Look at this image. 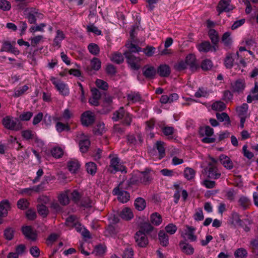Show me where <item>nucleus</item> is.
Instances as JSON below:
<instances>
[{
    "mask_svg": "<svg viewBox=\"0 0 258 258\" xmlns=\"http://www.w3.org/2000/svg\"><path fill=\"white\" fill-rule=\"evenodd\" d=\"M133 115L126 111L123 107H120L113 113L112 119L115 121L122 119L121 123L123 125L130 126L133 120Z\"/></svg>",
    "mask_w": 258,
    "mask_h": 258,
    "instance_id": "obj_1",
    "label": "nucleus"
},
{
    "mask_svg": "<svg viewBox=\"0 0 258 258\" xmlns=\"http://www.w3.org/2000/svg\"><path fill=\"white\" fill-rule=\"evenodd\" d=\"M130 189L124 185L123 181L121 182L118 185L114 188L113 193L114 195L118 196V200L122 203H125L127 202L130 199V194L125 191V190H130Z\"/></svg>",
    "mask_w": 258,
    "mask_h": 258,
    "instance_id": "obj_2",
    "label": "nucleus"
},
{
    "mask_svg": "<svg viewBox=\"0 0 258 258\" xmlns=\"http://www.w3.org/2000/svg\"><path fill=\"white\" fill-rule=\"evenodd\" d=\"M2 123L4 127L7 129L19 131L22 128V124L16 119L13 117L6 116L2 119Z\"/></svg>",
    "mask_w": 258,
    "mask_h": 258,
    "instance_id": "obj_3",
    "label": "nucleus"
},
{
    "mask_svg": "<svg viewBox=\"0 0 258 258\" xmlns=\"http://www.w3.org/2000/svg\"><path fill=\"white\" fill-rule=\"evenodd\" d=\"M123 54L132 70L137 71L141 68L140 62L142 59L140 57L136 56L130 52H124Z\"/></svg>",
    "mask_w": 258,
    "mask_h": 258,
    "instance_id": "obj_4",
    "label": "nucleus"
},
{
    "mask_svg": "<svg viewBox=\"0 0 258 258\" xmlns=\"http://www.w3.org/2000/svg\"><path fill=\"white\" fill-rule=\"evenodd\" d=\"M120 160L118 157H113L110 161V165L107 168V171L111 173H115L117 171H125L126 168L119 163Z\"/></svg>",
    "mask_w": 258,
    "mask_h": 258,
    "instance_id": "obj_5",
    "label": "nucleus"
},
{
    "mask_svg": "<svg viewBox=\"0 0 258 258\" xmlns=\"http://www.w3.org/2000/svg\"><path fill=\"white\" fill-rule=\"evenodd\" d=\"M134 238L137 245L140 247H145L149 243L146 234L141 230L136 232Z\"/></svg>",
    "mask_w": 258,
    "mask_h": 258,
    "instance_id": "obj_6",
    "label": "nucleus"
},
{
    "mask_svg": "<svg viewBox=\"0 0 258 258\" xmlns=\"http://www.w3.org/2000/svg\"><path fill=\"white\" fill-rule=\"evenodd\" d=\"M143 76L148 80H152L155 78L157 75L156 69L153 66L147 64L142 68Z\"/></svg>",
    "mask_w": 258,
    "mask_h": 258,
    "instance_id": "obj_7",
    "label": "nucleus"
},
{
    "mask_svg": "<svg viewBox=\"0 0 258 258\" xmlns=\"http://www.w3.org/2000/svg\"><path fill=\"white\" fill-rule=\"evenodd\" d=\"M101 68V61L97 57H94L91 60L90 66H87L86 68V71L87 73L91 75L94 72L93 71H98Z\"/></svg>",
    "mask_w": 258,
    "mask_h": 258,
    "instance_id": "obj_8",
    "label": "nucleus"
},
{
    "mask_svg": "<svg viewBox=\"0 0 258 258\" xmlns=\"http://www.w3.org/2000/svg\"><path fill=\"white\" fill-rule=\"evenodd\" d=\"M95 120L94 115L89 111L84 112L81 116L82 124L86 126L92 124Z\"/></svg>",
    "mask_w": 258,
    "mask_h": 258,
    "instance_id": "obj_9",
    "label": "nucleus"
},
{
    "mask_svg": "<svg viewBox=\"0 0 258 258\" xmlns=\"http://www.w3.org/2000/svg\"><path fill=\"white\" fill-rule=\"evenodd\" d=\"M208 36L213 44V49L212 50L216 51L218 48V44L219 41L218 33L215 29H211L208 32Z\"/></svg>",
    "mask_w": 258,
    "mask_h": 258,
    "instance_id": "obj_10",
    "label": "nucleus"
},
{
    "mask_svg": "<svg viewBox=\"0 0 258 258\" xmlns=\"http://www.w3.org/2000/svg\"><path fill=\"white\" fill-rule=\"evenodd\" d=\"M140 183L144 185L149 184L152 180V177L147 170L143 172H138Z\"/></svg>",
    "mask_w": 258,
    "mask_h": 258,
    "instance_id": "obj_11",
    "label": "nucleus"
},
{
    "mask_svg": "<svg viewBox=\"0 0 258 258\" xmlns=\"http://www.w3.org/2000/svg\"><path fill=\"white\" fill-rule=\"evenodd\" d=\"M3 51L10 52L16 55L20 53V51L17 48L15 47L10 42L7 41L3 42L0 50V52Z\"/></svg>",
    "mask_w": 258,
    "mask_h": 258,
    "instance_id": "obj_12",
    "label": "nucleus"
},
{
    "mask_svg": "<svg viewBox=\"0 0 258 258\" xmlns=\"http://www.w3.org/2000/svg\"><path fill=\"white\" fill-rule=\"evenodd\" d=\"M137 139L133 134H128L126 136L127 143L130 146L136 145H141L143 142V139L141 134L137 135Z\"/></svg>",
    "mask_w": 258,
    "mask_h": 258,
    "instance_id": "obj_13",
    "label": "nucleus"
},
{
    "mask_svg": "<svg viewBox=\"0 0 258 258\" xmlns=\"http://www.w3.org/2000/svg\"><path fill=\"white\" fill-rule=\"evenodd\" d=\"M138 173L132 174L131 177L126 181H123L124 185L130 189H131L134 186H139L140 183Z\"/></svg>",
    "mask_w": 258,
    "mask_h": 258,
    "instance_id": "obj_14",
    "label": "nucleus"
},
{
    "mask_svg": "<svg viewBox=\"0 0 258 258\" xmlns=\"http://www.w3.org/2000/svg\"><path fill=\"white\" fill-rule=\"evenodd\" d=\"M157 74L161 77L167 78L171 74V69L169 65L161 64L156 69Z\"/></svg>",
    "mask_w": 258,
    "mask_h": 258,
    "instance_id": "obj_15",
    "label": "nucleus"
},
{
    "mask_svg": "<svg viewBox=\"0 0 258 258\" xmlns=\"http://www.w3.org/2000/svg\"><path fill=\"white\" fill-rule=\"evenodd\" d=\"M185 61L186 65L189 67L191 71H195L198 69V65L197 63L196 56L194 54L192 53L188 54L185 58Z\"/></svg>",
    "mask_w": 258,
    "mask_h": 258,
    "instance_id": "obj_16",
    "label": "nucleus"
},
{
    "mask_svg": "<svg viewBox=\"0 0 258 258\" xmlns=\"http://www.w3.org/2000/svg\"><path fill=\"white\" fill-rule=\"evenodd\" d=\"M11 208V204L8 200H2L0 202V216L6 217Z\"/></svg>",
    "mask_w": 258,
    "mask_h": 258,
    "instance_id": "obj_17",
    "label": "nucleus"
},
{
    "mask_svg": "<svg viewBox=\"0 0 258 258\" xmlns=\"http://www.w3.org/2000/svg\"><path fill=\"white\" fill-rule=\"evenodd\" d=\"M43 15L36 11L35 10L31 9V11L27 14L26 18L28 20L30 24H36L37 19H42Z\"/></svg>",
    "mask_w": 258,
    "mask_h": 258,
    "instance_id": "obj_18",
    "label": "nucleus"
},
{
    "mask_svg": "<svg viewBox=\"0 0 258 258\" xmlns=\"http://www.w3.org/2000/svg\"><path fill=\"white\" fill-rule=\"evenodd\" d=\"M208 167V177L213 179H218L221 176V173L218 171L217 167L211 163H209Z\"/></svg>",
    "mask_w": 258,
    "mask_h": 258,
    "instance_id": "obj_19",
    "label": "nucleus"
},
{
    "mask_svg": "<svg viewBox=\"0 0 258 258\" xmlns=\"http://www.w3.org/2000/svg\"><path fill=\"white\" fill-rule=\"evenodd\" d=\"M245 88V82L242 79H238L231 83V89L234 92H242Z\"/></svg>",
    "mask_w": 258,
    "mask_h": 258,
    "instance_id": "obj_20",
    "label": "nucleus"
},
{
    "mask_svg": "<svg viewBox=\"0 0 258 258\" xmlns=\"http://www.w3.org/2000/svg\"><path fill=\"white\" fill-rule=\"evenodd\" d=\"M23 234L25 237L29 239L34 241L37 238V234L34 232L32 228L30 226H24L22 228Z\"/></svg>",
    "mask_w": 258,
    "mask_h": 258,
    "instance_id": "obj_21",
    "label": "nucleus"
},
{
    "mask_svg": "<svg viewBox=\"0 0 258 258\" xmlns=\"http://www.w3.org/2000/svg\"><path fill=\"white\" fill-rule=\"evenodd\" d=\"M179 245L181 251L187 255H191L194 253L195 249L192 246L185 241H180Z\"/></svg>",
    "mask_w": 258,
    "mask_h": 258,
    "instance_id": "obj_22",
    "label": "nucleus"
},
{
    "mask_svg": "<svg viewBox=\"0 0 258 258\" xmlns=\"http://www.w3.org/2000/svg\"><path fill=\"white\" fill-rule=\"evenodd\" d=\"M219 159L221 164L227 169L230 170L233 168V162L227 156L221 154Z\"/></svg>",
    "mask_w": 258,
    "mask_h": 258,
    "instance_id": "obj_23",
    "label": "nucleus"
},
{
    "mask_svg": "<svg viewBox=\"0 0 258 258\" xmlns=\"http://www.w3.org/2000/svg\"><path fill=\"white\" fill-rule=\"evenodd\" d=\"M230 0H221L217 6V10L219 15L223 12H229L231 8H229Z\"/></svg>",
    "mask_w": 258,
    "mask_h": 258,
    "instance_id": "obj_24",
    "label": "nucleus"
},
{
    "mask_svg": "<svg viewBox=\"0 0 258 258\" xmlns=\"http://www.w3.org/2000/svg\"><path fill=\"white\" fill-rule=\"evenodd\" d=\"M79 145L80 151L83 153H85L89 148L90 142L88 138L84 137L80 140Z\"/></svg>",
    "mask_w": 258,
    "mask_h": 258,
    "instance_id": "obj_25",
    "label": "nucleus"
},
{
    "mask_svg": "<svg viewBox=\"0 0 258 258\" xmlns=\"http://www.w3.org/2000/svg\"><path fill=\"white\" fill-rule=\"evenodd\" d=\"M164 143L162 141H158L156 143L154 148L156 149L159 153L158 158L161 159L165 156V148Z\"/></svg>",
    "mask_w": 258,
    "mask_h": 258,
    "instance_id": "obj_26",
    "label": "nucleus"
},
{
    "mask_svg": "<svg viewBox=\"0 0 258 258\" xmlns=\"http://www.w3.org/2000/svg\"><path fill=\"white\" fill-rule=\"evenodd\" d=\"M158 238L160 244L164 247L169 244V236L164 230H160L158 233Z\"/></svg>",
    "mask_w": 258,
    "mask_h": 258,
    "instance_id": "obj_27",
    "label": "nucleus"
},
{
    "mask_svg": "<svg viewBox=\"0 0 258 258\" xmlns=\"http://www.w3.org/2000/svg\"><path fill=\"white\" fill-rule=\"evenodd\" d=\"M120 217L125 220H130L134 217L133 213L131 209L126 207L122 210L120 213Z\"/></svg>",
    "mask_w": 258,
    "mask_h": 258,
    "instance_id": "obj_28",
    "label": "nucleus"
},
{
    "mask_svg": "<svg viewBox=\"0 0 258 258\" xmlns=\"http://www.w3.org/2000/svg\"><path fill=\"white\" fill-rule=\"evenodd\" d=\"M41 185H35L32 187L23 188L21 190V193L28 196H31L34 192H39L41 189Z\"/></svg>",
    "mask_w": 258,
    "mask_h": 258,
    "instance_id": "obj_29",
    "label": "nucleus"
},
{
    "mask_svg": "<svg viewBox=\"0 0 258 258\" xmlns=\"http://www.w3.org/2000/svg\"><path fill=\"white\" fill-rule=\"evenodd\" d=\"M134 42H131L125 45L128 50L124 52H130L131 54H133V53L139 52L142 51V48L134 44Z\"/></svg>",
    "mask_w": 258,
    "mask_h": 258,
    "instance_id": "obj_30",
    "label": "nucleus"
},
{
    "mask_svg": "<svg viewBox=\"0 0 258 258\" xmlns=\"http://www.w3.org/2000/svg\"><path fill=\"white\" fill-rule=\"evenodd\" d=\"M150 219L151 223L155 226L159 225L162 221L161 215L157 212L152 214Z\"/></svg>",
    "mask_w": 258,
    "mask_h": 258,
    "instance_id": "obj_31",
    "label": "nucleus"
},
{
    "mask_svg": "<svg viewBox=\"0 0 258 258\" xmlns=\"http://www.w3.org/2000/svg\"><path fill=\"white\" fill-rule=\"evenodd\" d=\"M197 47L199 51L203 52H207L212 48L213 49L212 46L208 41H204L202 42L198 45Z\"/></svg>",
    "mask_w": 258,
    "mask_h": 258,
    "instance_id": "obj_32",
    "label": "nucleus"
},
{
    "mask_svg": "<svg viewBox=\"0 0 258 258\" xmlns=\"http://www.w3.org/2000/svg\"><path fill=\"white\" fill-rule=\"evenodd\" d=\"M80 164L77 160H73L68 162V168L69 170L72 173H76L80 168Z\"/></svg>",
    "mask_w": 258,
    "mask_h": 258,
    "instance_id": "obj_33",
    "label": "nucleus"
},
{
    "mask_svg": "<svg viewBox=\"0 0 258 258\" xmlns=\"http://www.w3.org/2000/svg\"><path fill=\"white\" fill-rule=\"evenodd\" d=\"M65 38V35L63 32L60 30L56 31V35L53 40V45L55 46H60V43L62 40Z\"/></svg>",
    "mask_w": 258,
    "mask_h": 258,
    "instance_id": "obj_34",
    "label": "nucleus"
},
{
    "mask_svg": "<svg viewBox=\"0 0 258 258\" xmlns=\"http://www.w3.org/2000/svg\"><path fill=\"white\" fill-rule=\"evenodd\" d=\"M86 170L88 173L93 176L95 174L97 171V165L93 162H89L86 163Z\"/></svg>",
    "mask_w": 258,
    "mask_h": 258,
    "instance_id": "obj_35",
    "label": "nucleus"
},
{
    "mask_svg": "<svg viewBox=\"0 0 258 258\" xmlns=\"http://www.w3.org/2000/svg\"><path fill=\"white\" fill-rule=\"evenodd\" d=\"M135 206L138 211H143L146 206V201L142 198H138L135 201Z\"/></svg>",
    "mask_w": 258,
    "mask_h": 258,
    "instance_id": "obj_36",
    "label": "nucleus"
},
{
    "mask_svg": "<svg viewBox=\"0 0 258 258\" xmlns=\"http://www.w3.org/2000/svg\"><path fill=\"white\" fill-rule=\"evenodd\" d=\"M36 136L34 132L30 130H26L22 132V136L27 141L33 140Z\"/></svg>",
    "mask_w": 258,
    "mask_h": 258,
    "instance_id": "obj_37",
    "label": "nucleus"
},
{
    "mask_svg": "<svg viewBox=\"0 0 258 258\" xmlns=\"http://www.w3.org/2000/svg\"><path fill=\"white\" fill-rule=\"evenodd\" d=\"M216 116L217 119L220 122L225 121V124H230L231 121L230 117L226 112L216 113Z\"/></svg>",
    "mask_w": 258,
    "mask_h": 258,
    "instance_id": "obj_38",
    "label": "nucleus"
},
{
    "mask_svg": "<svg viewBox=\"0 0 258 258\" xmlns=\"http://www.w3.org/2000/svg\"><path fill=\"white\" fill-rule=\"evenodd\" d=\"M55 87L59 92L63 95H67L69 93L68 89L65 84L61 82H54Z\"/></svg>",
    "mask_w": 258,
    "mask_h": 258,
    "instance_id": "obj_39",
    "label": "nucleus"
},
{
    "mask_svg": "<svg viewBox=\"0 0 258 258\" xmlns=\"http://www.w3.org/2000/svg\"><path fill=\"white\" fill-rule=\"evenodd\" d=\"M141 96L139 93L131 92L127 95V100L133 103L139 102L141 100Z\"/></svg>",
    "mask_w": 258,
    "mask_h": 258,
    "instance_id": "obj_40",
    "label": "nucleus"
},
{
    "mask_svg": "<svg viewBox=\"0 0 258 258\" xmlns=\"http://www.w3.org/2000/svg\"><path fill=\"white\" fill-rule=\"evenodd\" d=\"M226 107V104L221 101L214 102L211 106V108L213 110L218 111H222L225 109Z\"/></svg>",
    "mask_w": 258,
    "mask_h": 258,
    "instance_id": "obj_41",
    "label": "nucleus"
},
{
    "mask_svg": "<svg viewBox=\"0 0 258 258\" xmlns=\"http://www.w3.org/2000/svg\"><path fill=\"white\" fill-rule=\"evenodd\" d=\"M188 231L185 233V234L187 236L188 239L190 241H195L197 240V236L194 234V231L196 230V228L191 226L188 225L186 226Z\"/></svg>",
    "mask_w": 258,
    "mask_h": 258,
    "instance_id": "obj_42",
    "label": "nucleus"
},
{
    "mask_svg": "<svg viewBox=\"0 0 258 258\" xmlns=\"http://www.w3.org/2000/svg\"><path fill=\"white\" fill-rule=\"evenodd\" d=\"M37 209L38 214L44 218L46 217L49 214L48 208L43 204L38 205Z\"/></svg>",
    "mask_w": 258,
    "mask_h": 258,
    "instance_id": "obj_43",
    "label": "nucleus"
},
{
    "mask_svg": "<svg viewBox=\"0 0 258 258\" xmlns=\"http://www.w3.org/2000/svg\"><path fill=\"white\" fill-rule=\"evenodd\" d=\"M93 133L96 135H101L105 132V124L103 122H99L93 129Z\"/></svg>",
    "mask_w": 258,
    "mask_h": 258,
    "instance_id": "obj_44",
    "label": "nucleus"
},
{
    "mask_svg": "<svg viewBox=\"0 0 258 258\" xmlns=\"http://www.w3.org/2000/svg\"><path fill=\"white\" fill-rule=\"evenodd\" d=\"M199 133L201 136H207L208 137L211 136L214 133L213 129L210 126L207 125L205 127H201Z\"/></svg>",
    "mask_w": 258,
    "mask_h": 258,
    "instance_id": "obj_45",
    "label": "nucleus"
},
{
    "mask_svg": "<svg viewBox=\"0 0 258 258\" xmlns=\"http://www.w3.org/2000/svg\"><path fill=\"white\" fill-rule=\"evenodd\" d=\"M112 97L109 95L105 94L103 100V106L107 107V110L110 111L112 110Z\"/></svg>",
    "mask_w": 258,
    "mask_h": 258,
    "instance_id": "obj_46",
    "label": "nucleus"
},
{
    "mask_svg": "<svg viewBox=\"0 0 258 258\" xmlns=\"http://www.w3.org/2000/svg\"><path fill=\"white\" fill-rule=\"evenodd\" d=\"M106 250V247L105 245L100 244L95 246L94 253L96 255H102L104 254Z\"/></svg>",
    "mask_w": 258,
    "mask_h": 258,
    "instance_id": "obj_47",
    "label": "nucleus"
},
{
    "mask_svg": "<svg viewBox=\"0 0 258 258\" xmlns=\"http://www.w3.org/2000/svg\"><path fill=\"white\" fill-rule=\"evenodd\" d=\"M89 52L92 55H97L100 52V48L98 45L94 43H91L88 45Z\"/></svg>",
    "mask_w": 258,
    "mask_h": 258,
    "instance_id": "obj_48",
    "label": "nucleus"
},
{
    "mask_svg": "<svg viewBox=\"0 0 258 258\" xmlns=\"http://www.w3.org/2000/svg\"><path fill=\"white\" fill-rule=\"evenodd\" d=\"M248 107V105L245 103H243L241 106H238L236 108V111L238 116L240 117L245 116L247 112Z\"/></svg>",
    "mask_w": 258,
    "mask_h": 258,
    "instance_id": "obj_49",
    "label": "nucleus"
},
{
    "mask_svg": "<svg viewBox=\"0 0 258 258\" xmlns=\"http://www.w3.org/2000/svg\"><path fill=\"white\" fill-rule=\"evenodd\" d=\"M31 46L36 47L38 44L44 41V38L43 35H37L30 39Z\"/></svg>",
    "mask_w": 258,
    "mask_h": 258,
    "instance_id": "obj_50",
    "label": "nucleus"
},
{
    "mask_svg": "<svg viewBox=\"0 0 258 258\" xmlns=\"http://www.w3.org/2000/svg\"><path fill=\"white\" fill-rule=\"evenodd\" d=\"M238 203L243 210H246L250 205V202L247 198L241 197L238 200Z\"/></svg>",
    "mask_w": 258,
    "mask_h": 258,
    "instance_id": "obj_51",
    "label": "nucleus"
},
{
    "mask_svg": "<svg viewBox=\"0 0 258 258\" xmlns=\"http://www.w3.org/2000/svg\"><path fill=\"white\" fill-rule=\"evenodd\" d=\"M184 176L187 180H191L195 176V171L191 168L186 167L184 170Z\"/></svg>",
    "mask_w": 258,
    "mask_h": 258,
    "instance_id": "obj_52",
    "label": "nucleus"
},
{
    "mask_svg": "<svg viewBox=\"0 0 258 258\" xmlns=\"http://www.w3.org/2000/svg\"><path fill=\"white\" fill-rule=\"evenodd\" d=\"M221 41L225 46H229L232 43V40L230 38V33L229 32L224 33L222 35Z\"/></svg>",
    "mask_w": 258,
    "mask_h": 258,
    "instance_id": "obj_53",
    "label": "nucleus"
},
{
    "mask_svg": "<svg viewBox=\"0 0 258 258\" xmlns=\"http://www.w3.org/2000/svg\"><path fill=\"white\" fill-rule=\"evenodd\" d=\"M111 60L117 64H120L123 61V57L120 52H115L112 55Z\"/></svg>",
    "mask_w": 258,
    "mask_h": 258,
    "instance_id": "obj_54",
    "label": "nucleus"
},
{
    "mask_svg": "<svg viewBox=\"0 0 258 258\" xmlns=\"http://www.w3.org/2000/svg\"><path fill=\"white\" fill-rule=\"evenodd\" d=\"M154 229L153 226L149 222H145L142 224L140 230L145 234H148Z\"/></svg>",
    "mask_w": 258,
    "mask_h": 258,
    "instance_id": "obj_55",
    "label": "nucleus"
},
{
    "mask_svg": "<svg viewBox=\"0 0 258 258\" xmlns=\"http://www.w3.org/2000/svg\"><path fill=\"white\" fill-rule=\"evenodd\" d=\"M95 85L97 88L104 91H106L108 88L107 83L101 79H97L95 81Z\"/></svg>",
    "mask_w": 258,
    "mask_h": 258,
    "instance_id": "obj_56",
    "label": "nucleus"
},
{
    "mask_svg": "<svg viewBox=\"0 0 258 258\" xmlns=\"http://www.w3.org/2000/svg\"><path fill=\"white\" fill-rule=\"evenodd\" d=\"M186 68V63L185 61L183 60H180L174 65V69L178 72H181Z\"/></svg>",
    "mask_w": 258,
    "mask_h": 258,
    "instance_id": "obj_57",
    "label": "nucleus"
},
{
    "mask_svg": "<svg viewBox=\"0 0 258 258\" xmlns=\"http://www.w3.org/2000/svg\"><path fill=\"white\" fill-rule=\"evenodd\" d=\"M134 251L133 249L131 247H127L123 250L122 257V258H134Z\"/></svg>",
    "mask_w": 258,
    "mask_h": 258,
    "instance_id": "obj_58",
    "label": "nucleus"
},
{
    "mask_svg": "<svg viewBox=\"0 0 258 258\" xmlns=\"http://www.w3.org/2000/svg\"><path fill=\"white\" fill-rule=\"evenodd\" d=\"M234 59L231 54H228L224 59V64L225 67L228 69H231L233 66Z\"/></svg>",
    "mask_w": 258,
    "mask_h": 258,
    "instance_id": "obj_59",
    "label": "nucleus"
},
{
    "mask_svg": "<svg viewBox=\"0 0 258 258\" xmlns=\"http://www.w3.org/2000/svg\"><path fill=\"white\" fill-rule=\"evenodd\" d=\"M56 129L59 133H61L63 131H69L70 130V126L68 124H64L61 122H57L56 123Z\"/></svg>",
    "mask_w": 258,
    "mask_h": 258,
    "instance_id": "obj_60",
    "label": "nucleus"
},
{
    "mask_svg": "<svg viewBox=\"0 0 258 258\" xmlns=\"http://www.w3.org/2000/svg\"><path fill=\"white\" fill-rule=\"evenodd\" d=\"M58 199L60 204L63 206H66L69 204V198L66 194H60L58 197Z\"/></svg>",
    "mask_w": 258,
    "mask_h": 258,
    "instance_id": "obj_61",
    "label": "nucleus"
},
{
    "mask_svg": "<svg viewBox=\"0 0 258 258\" xmlns=\"http://www.w3.org/2000/svg\"><path fill=\"white\" fill-rule=\"evenodd\" d=\"M156 50V48L152 46L148 45L146 48H142V51L146 56L151 57L153 56Z\"/></svg>",
    "mask_w": 258,
    "mask_h": 258,
    "instance_id": "obj_62",
    "label": "nucleus"
},
{
    "mask_svg": "<svg viewBox=\"0 0 258 258\" xmlns=\"http://www.w3.org/2000/svg\"><path fill=\"white\" fill-rule=\"evenodd\" d=\"M15 230L13 228L9 227L5 229L4 231V236L5 238L8 240H12L14 237Z\"/></svg>",
    "mask_w": 258,
    "mask_h": 258,
    "instance_id": "obj_63",
    "label": "nucleus"
},
{
    "mask_svg": "<svg viewBox=\"0 0 258 258\" xmlns=\"http://www.w3.org/2000/svg\"><path fill=\"white\" fill-rule=\"evenodd\" d=\"M246 250L243 248H240L237 249L234 252V256L236 258H245L247 255Z\"/></svg>",
    "mask_w": 258,
    "mask_h": 258,
    "instance_id": "obj_64",
    "label": "nucleus"
}]
</instances>
